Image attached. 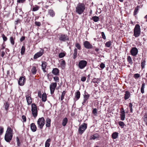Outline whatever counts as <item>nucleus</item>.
Wrapping results in <instances>:
<instances>
[{
	"instance_id": "nucleus-1",
	"label": "nucleus",
	"mask_w": 147,
	"mask_h": 147,
	"mask_svg": "<svg viewBox=\"0 0 147 147\" xmlns=\"http://www.w3.org/2000/svg\"><path fill=\"white\" fill-rule=\"evenodd\" d=\"M85 9V6L84 3H79L76 7V12L81 15L84 11Z\"/></svg>"
},
{
	"instance_id": "nucleus-2",
	"label": "nucleus",
	"mask_w": 147,
	"mask_h": 147,
	"mask_svg": "<svg viewBox=\"0 0 147 147\" xmlns=\"http://www.w3.org/2000/svg\"><path fill=\"white\" fill-rule=\"evenodd\" d=\"M13 137L12 130L8 127L6 131L5 136V139L6 141L9 142L11 140Z\"/></svg>"
},
{
	"instance_id": "nucleus-3",
	"label": "nucleus",
	"mask_w": 147,
	"mask_h": 147,
	"mask_svg": "<svg viewBox=\"0 0 147 147\" xmlns=\"http://www.w3.org/2000/svg\"><path fill=\"white\" fill-rule=\"evenodd\" d=\"M140 26L139 24H136L134 30V36L136 37H138L140 36Z\"/></svg>"
},
{
	"instance_id": "nucleus-4",
	"label": "nucleus",
	"mask_w": 147,
	"mask_h": 147,
	"mask_svg": "<svg viewBox=\"0 0 147 147\" xmlns=\"http://www.w3.org/2000/svg\"><path fill=\"white\" fill-rule=\"evenodd\" d=\"M31 111L32 116L35 118L37 116L38 112L37 106L34 103H32L31 105Z\"/></svg>"
},
{
	"instance_id": "nucleus-5",
	"label": "nucleus",
	"mask_w": 147,
	"mask_h": 147,
	"mask_svg": "<svg viewBox=\"0 0 147 147\" xmlns=\"http://www.w3.org/2000/svg\"><path fill=\"white\" fill-rule=\"evenodd\" d=\"M45 120L43 117L39 118L37 121L38 127L40 129H42L45 125Z\"/></svg>"
},
{
	"instance_id": "nucleus-6",
	"label": "nucleus",
	"mask_w": 147,
	"mask_h": 147,
	"mask_svg": "<svg viewBox=\"0 0 147 147\" xmlns=\"http://www.w3.org/2000/svg\"><path fill=\"white\" fill-rule=\"evenodd\" d=\"M87 128V124L84 123L80 125L78 129V132L79 134H82L84 132Z\"/></svg>"
},
{
	"instance_id": "nucleus-7",
	"label": "nucleus",
	"mask_w": 147,
	"mask_h": 147,
	"mask_svg": "<svg viewBox=\"0 0 147 147\" xmlns=\"http://www.w3.org/2000/svg\"><path fill=\"white\" fill-rule=\"evenodd\" d=\"M87 63V62L85 60H81L79 62L78 67L81 69H83L86 66Z\"/></svg>"
},
{
	"instance_id": "nucleus-8",
	"label": "nucleus",
	"mask_w": 147,
	"mask_h": 147,
	"mask_svg": "<svg viewBox=\"0 0 147 147\" xmlns=\"http://www.w3.org/2000/svg\"><path fill=\"white\" fill-rule=\"evenodd\" d=\"M69 39V37L67 35L63 34H61L59 38V39L60 41L63 42L68 40Z\"/></svg>"
},
{
	"instance_id": "nucleus-9",
	"label": "nucleus",
	"mask_w": 147,
	"mask_h": 147,
	"mask_svg": "<svg viewBox=\"0 0 147 147\" xmlns=\"http://www.w3.org/2000/svg\"><path fill=\"white\" fill-rule=\"evenodd\" d=\"M57 86V84L56 82L52 83L50 85V89L51 91V94H52L54 93Z\"/></svg>"
},
{
	"instance_id": "nucleus-10",
	"label": "nucleus",
	"mask_w": 147,
	"mask_h": 147,
	"mask_svg": "<svg viewBox=\"0 0 147 147\" xmlns=\"http://www.w3.org/2000/svg\"><path fill=\"white\" fill-rule=\"evenodd\" d=\"M120 115L121 121H124L125 118V111L123 108H121L120 109Z\"/></svg>"
},
{
	"instance_id": "nucleus-11",
	"label": "nucleus",
	"mask_w": 147,
	"mask_h": 147,
	"mask_svg": "<svg viewBox=\"0 0 147 147\" xmlns=\"http://www.w3.org/2000/svg\"><path fill=\"white\" fill-rule=\"evenodd\" d=\"M131 54L133 56H136L138 52L137 49L135 47L132 48L130 50Z\"/></svg>"
},
{
	"instance_id": "nucleus-12",
	"label": "nucleus",
	"mask_w": 147,
	"mask_h": 147,
	"mask_svg": "<svg viewBox=\"0 0 147 147\" xmlns=\"http://www.w3.org/2000/svg\"><path fill=\"white\" fill-rule=\"evenodd\" d=\"M26 79L24 77H21L20 78L18 83L21 86H23L25 82Z\"/></svg>"
},
{
	"instance_id": "nucleus-13",
	"label": "nucleus",
	"mask_w": 147,
	"mask_h": 147,
	"mask_svg": "<svg viewBox=\"0 0 147 147\" xmlns=\"http://www.w3.org/2000/svg\"><path fill=\"white\" fill-rule=\"evenodd\" d=\"M84 47L87 49H91L93 47L92 45L88 41H85L84 43Z\"/></svg>"
},
{
	"instance_id": "nucleus-14",
	"label": "nucleus",
	"mask_w": 147,
	"mask_h": 147,
	"mask_svg": "<svg viewBox=\"0 0 147 147\" xmlns=\"http://www.w3.org/2000/svg\"><path fill=\"white\" fill-rule=\"evenodd\" d=\"M44 51L43 49H41L39 52L35 54L34 56V58L36 59L41 56L43 55Z\"/></svg>"
},
{
	"instance_id": "nucleus-15",
	"label": "nucleus",
	"mask_w": 147,
	"mask_h": 147,
	"mask_svg": "<svg viewBox=\"0 0 147 147\" xmlns=\"http://www.w3.org/2000/svg\"><path fill=\"white\" fill-rule=\"evenodd\" d=\"M87 94H85L84 95L83 102L82 103V104L83 105H84L86 103H87V100L90 97V95L88 94L87 93Z\"/></svg>"
},
{
	"instance_id": "nucleus-16",
	"label": "nucleus",
	"mask_w": 147,
	"mask_h": 147,
	"mask_svg": "<svg viewBox=\"0 0 147 147\" xmlns=\"http://www.w3.org/2000/svg\"><path fill=\"white\" fill-rule=\"evenodd\" d=\"M100 138V135L96 133L91 136L90 138V140H95L98 139Z\"/></svg>"
},
{
	"instance_id": "nucleus-17",
	"label": "nucleus",
	"mask_w": 147,
	"mask_h": 147,
	"mask_svg": "<svg viewBox=\"0 0 147 147\" xmlns=\"http://www.w3.org/2000/svg\"><path fill=\"white\" fill-rule=\"evenodd\" d=\"M26 97L28 105H30L32 102V100L31 97L28 94L26 95Z\"/></svg>"
},
{
	"instance_id": "nucleus-18",
	"label": "nucleus",
	"mask_w": 147,
	"mask_h": 147,
	"mask_svg": "<svg viewBox=\"0 0 147 147\" xmlns=\"http://www.w3.org/2000/svg\"><path fill=\"white\" fill-rule=\"evenodd\" d=\"M47 65V63L45 61H42L41 65L42 68L44 72H46V68Z\"/></svg>"
},
{
	"instance_id": "nucleus-19",
	"label": "nucleus",
	"mask_w": 147,
	"mask_h": 147,
	"mask_svg": "<svg viewBox=\"0 0 147 147\" xmlns=\"http://www.w3.org/2000/svg\"><path fill=\"white\" fill-rule=\"evenodd\" d=\"M30 128L32 131L33 132L36 131L37 129V127L34 123H32L30 124Z\"/></svg>"
},
{
	"instance_id": "nucleus-20",
	"label": "nucleus",
	"mask_w": 147,
	"mask_h": 147,
	"mask_svg": "<svg viewBox=\"0 0 147 147\" xmlns=\"http://www.w3.org/2000/svg\"><path fill=\"white\" fill-rule=\"evenodd\" d=\"M9 104L7 102L5 103L3 106V107L5 108V110L7 111H7L9 110Z\"/></svg>"
},
{
	"instance_id": "nucleus-21",
	"label": "nucleus",
	"mask_w": 147,
	"mask_h": 147,
	"mask_svg": "<svg viewBox=\"0 0 147 147\" xmlns=\"http://www.w3.org/2000/svg\"><path fill=\"white\" fill-rule=\"evenodd\" d=\"M130 96V94L129 92L128 91H126L125 92V94L124 95V99L125 100L129 98Z\"/></svg>"
},
{
	"instance_id": "nucleus-22",
	"label": "nucleus",
	"mask_w": 147,
	"mask_h": 147,
	"mask_svg": "<svg viewBox=\"0 0 147 147\" xmlns=\"http://www.w3.org/2000/svg\"><path fill=\"white\" fill-rule=\"evenodd\" d=\"M59 71L57 68H55L52 71V73L55 75H58L59 74Z\"/></svg>"
},
{
	"instance_id": "nucleus-23",
	"label": "nucleus",
	"mask_w": 147,
	"mask_h": 147,
	"mask_svg": "<svg viewBox=\"0 0 147 147\" xmlns=\"http://www.w3.org/2000/svg\"><path fill=\"white\" fill-rule=\"evenodd\" d=\"M119 133L117 132H114L112 134V137L113 139H116L117 138L118 136Z\"/></svg>"
},
{
	"instance_id": "nucleus-24",
	"label": "nucleus",
	"mask_w": 147,
	"mask_h": 147,
	"mask_svg": "<svg viewBox=\"0 0 147 147\" xmlns=\"http://www.w3.org/2000/svg\"><path fill=\"white\" fill-rule=\"evenodd\" d=\"M51 120L49 118H47L46 120V125L47 127H50L51 125Z\"/></svg>"
},
{
	"instance_id": "nucleus-25",
	"label": "nucleus",
	"mask_w": 147,
	"mask_h": 147,
	"mask_svg": "<svg viewBox=\"0 0 147 147\" xmlns=\"http://www.w3.org/2000/svg\"><path fill=\"white\" fill-rule=\"evenodd\" d=\"M78 53L77 49L76 48H75L74 50V53L73 54V59H75L77 56Z\"/></svg>"
},
{
	"instance_id": "nucleus-26",
	"label": "nucleus",
	"mask_w": 147,
	"mask_h": 147,
	"mask_svg": "<svg viewBox=\"0 0 147 147\" xmlns=\"http://www.w3.org/2000/svg\"><path fill=\"white\" fill-rule=\"evenodd\" d=\"M80 94L79 91H77L75 93V98H76V100H77L79 99L80 97Z\"/></svg>"
},
{
	"instance_id": "nucleus-27",
	"label": "nucleus",
	"mask_w": 147,
	"mask_h": 147,
	"mask_svg": "<svg viewBox=\"0 0 147 147\" xmlns=\"http://www.w3.org/2000/svg\"><path fill=\"white\" fill-rule=\"evenodd\" d=\"M146 61L145 59H142L141 61V67L142 69L144 68L146 65Z\"/></svg>"
},
{
	"instance_id": "nucleus-28",
	"label": "nucleus",
	"mask_w": 147,
	"mask_h": 147,
	"mask_svg": "<svg viewBox=\"0 0 147 147\" xmlns=\"http://www.w3.org/2000/svg\"><path fill=\"white\" fill-rule=\"evenodd\" d=\"M48 14L50 16L52 17H53L55 15L54 12L53 10L51 9L49 10L48 11Z\"/></svg>"
},
{
	"instance_id": "nucleus-29",
	"label": "nucleus",
	"mask_w": 147,
	"mask_h": 147,
	"mask_svg": "<svg viewBox=\"0 0 147 147\" xmlns=\"http://www.w3.org/2000/svg\"><path fill=\"white\" fill-rule=\"evenodd\" d=\"M67 119L66 117H65L64 118L62 121V125L64 126H65L67 123Z\"/></svg>"
},
{
	"instance_id": "nucleus-30",
	"label": "nucleus",
	"mask_w": 147,
	"mask_h": 147,
	"mask_svg": "<svg viewBox=\"0 0 147 147\" xmlns=\"http://www.w3.org/2000/svg\"><path fill=\"white\" fill-rule=\"evenodd\" d=\"M31 71L33 74H35L37 71L36 67L35 66H33Z\"/></svg>"
},
{
	"instance_id": "nucleus-31",
	"label": "nucleus",
	"mask_w": 147,
	"mask_h": 147,
	"mask_svg": "<svg viewBox=\"0 0 147 147\" xmlns=\"http://www.w3.org/2000/svg\"><path fill=\"white\" fill-rule=\"evenodd\" d=\"M145 84L144 83H142L141 88V92L142 94L144 93V88H145Z\"/></svg>"
},
{
	"instance_id": "nucleus-32",
	"label": "nucleus",
	"mask_w": 147,
	"mask_h": 147,
	"mask_svg": "<svg viewBox=\"0 0 147 147\" xmlns=\"http://www.w3.org/2000/svg\"><path fill=\"white\" fill-rule=\"evenodd\" d=\"M92 20L94 22H97L99 20V18L98 16H94L92 17Z\"/></svg>"
},
{
	"instance_id": "nucleus-33",
	"label": "nucleus",
	"mask_w": 147,
	"mask_h": 147,
	"mask_svg": "<svg viewBox=\"0 0 147 147\" xmlns=\"http://www.w3.org/2000/svg\"><path fill=\"white\" fill-rule=\"evenodd\" d=\"M42 100L44 102H45L46 100L47 95L46 93H43L42 95Z\"/></svg>"
},
{
	"instance_id": "nucleus-34",
	"label": "nucleus",
	"mask_w": 147,
	"mask_h": 147,
	"mask_svg": "<svg viewBox=\"0 0 147 147\" xmlns=\"http://www.w3.org/2000/svg\"><path fill=\"white\" fill-rule=\"evenodd\" d=\"M118 124L121 127V128H123L124 127L125 125L124 123L122 121H119L118 122Z\"/></svg>"
},
{
	"instance_id": "nucleus-35",
	"label": "nucleus",
	"mask_w": 147,
	"mask_h": 147,
	"mask_svg": "<svg viewBox=\"0 0 147 147\" xmlns=\"http://www.w3.org/2000/svg\"><path fill=\"white\" fill-rule=\"evenodd\" d=\"M127 60L129 63L132 65L133 63L131 57L129 56H128L127 57Z\"/></svg>"
},
{
	"instance_id": "nucleus-36",
	"label": "nucleus",
	"mask_w": 147,
	"mask_h": 147,
	"mask_svg": "<svg viewBox=\"0 0 147 147\" xmlns=\"http://www.w3.org/2000/svg\"><path fill=\"white\" fill-rule=\"evenodd\" d=\"M75 47H76V48L79 50H80L81 49V46L80 45L78 42H76L75 44Z\"/></svg>"
},
{
	"instance_id": "nucleus-37",
	"label": "nucleus",
	"mask_w": 147,
	"mask_h": 147,
	"mask_svg": "<svg viewBox=\"0 0 147 147\" xmlns=\"http://www.w3.org/2000/svg\"><path fill=\"white\" fill-rule=\"evenodd\" d=\"M25 47L24 46H22L21 48V53L22 55H23L25 52Z\"/></svg>"
},
{
	"instance_id": "nucleus-38",
	"label": "nucleus",
	"mask_w": 147,
	"mask_h": 147,
	"mask_svg": "<svg viewBox=\"0 0 147 147\" xmlns=\"http://www.w3.org/2000/svg\"><path fill=\"white\" fill-rule=\"evenodd\" d=\"M65 91H63L61 94V101L64 98V96H65Z\"/></svg>"
},
{
	"instance_id": "nucleus-39",
	"label": "nucleus",
	"mask_w": 147,
	"mask_h": 147,
	"mask_svg": "<svg viewBox=\"0 0 147 147\" xmlns=\"http://www.w3.org/2000/svg\"><path fill=\"white\" fill-rule=\"evenodd\" d=\"M100 82V80L98 79L97 78H94L93 80V82L94 83H99Z\"/></svg>"
},
{
	"instance_id": "nucleus-40",
	"label": "nucleus",
	"mask_w": 147,
	"mask_h": 147,
	"mask_svg": "<svg viewBox=\"0 0 147 147\" xmlns=\"http://www.w3.org/2000/svg\"><path fill=\"white\" fill-rule=\"evenodd\" d=\"M39 7L37 5H35V7H33L32 11H36L39 9Z\"/></svg>"
},
{
	"instance_id": "nucleus-41",
	"label": "nucleus",
	"mask_w": 147,
	"mask_h": 147,
	"mask_svg": "<svg viewBox=\"0 0 147 147\" xmlns=\"http://www.w3.org/2000/svg\"><path fill=\"white\" fill-rule=\"evenodd\" d=\"M144 121L147 126V115L146 114L144 116Z\"/></svg>"
},
{
	"instance_id": "nucleus-42",
	"label": "nucleus",
	"mask_w": 147,
	"mask_h": 147,
	"mask_svg": "<svg viewBox=\"0 0 147 147\" xmlns=\"http://www.w3.org/2000/svg\"><path fill=\"white\" fill-rule=\"evenodd\" d=\"M111 44V42L110 41L107 42L105 43V46L108 47H110Z\"/></svg>"
},
{
	"instance_id": "nucleus-43",
	"label": "nucleus",
	"mask_w": 147,
	"mask_h": 147,
	"mask_svg": "<svg viewBox=\"0 0 147 147\" xmlns=\"http://www.w3.org/2000/svg\"><path fill=\"white\" fill-rule=\"evenodd\" d=\"M10 41L11 44L13 45L14 44V40L13 37H11L10 39Z\"/></svg>"
},
{
	"instance_id": "nucleus-44",
	"label": "nucleus",
	"mask_w": 147,
	"mask_h": 147,
	"mask_svg": "<svg viewBox=\"0 0 147 147\" xmlns=\"http://www.w3.org/2000/svg\"><path fill=\"white\" fill-rule=\"evenodd\" d=\"M132 106L133 105L132 103H129V107L130 109V112L131 113L133 112Z\"/></svg>"
},
{
	"instance_id": "nucleus-45",
	"label": "nucleus",
	"mask_w": 147,
	"mask_h": 147,
	"mask_svg": "<svg viewBox=\"0 0 147 147\" xmlns=\"http://www.w3.org/2000/svg\"><path fill=\"white\" fill-rule=\"evenodd\" d=\"M140 75L139 74H136L134 75V77L136 79H137L140 77Z\"/></svg>"
},
{
	"instance_id": "nucleus-46",
	"label": "nucleus",
	"mask_w": 147,
	"mask_h": 147,
	"mask_svg": "<svg viewBox=\"0 0 147 147\" xmlns=\"http://www.w3.org/2000/svg\"><path fill=\"white\" fill-rule=\"evenodd\" d=\"M54 80L56 82H59V78L57 76H55L53 77Z\"/></svg>"
},
{
	"instance_id": "nucleus-47",
	"label": "nucleus",
	"mask_w": 147,
	"mask_h": 147,
	"mask_svg": "<svg viewBox=\"0 0 147 147\" xmlns=\"http://www.w3.org/2000/svg\"><path fill=\"white\" fill-rule=\"evenodd\" d=\"M92 113L95 115H96L97 114V109L96 108L94 109L92 111Z\"/></svg>"
},
{
	"instance_id": "nucleus-48",
	"label": "nucleus",
	"mask_w": 147,
	"mask_h": 147,
	"mask_svg": "<svg viewBox=\"0 0 147 147\" xmlns=\"http://www.w3.org/2000/svg\"><path fill=\"white\" fill-rule=\"evenodd\" d=\"M2 37L4 41H6L7 40V38L4 34H2Z\"/></svg>"
},
{
	"instance_id": "nucleus-49",
	"label": "nucleus",
	"mask_w": 147,
	"mask_h": 147,
	"mask_svg": "<svg viewBox=\"0 0 147 147\" xmlns=\"http://www.w3.org/2000/svg\"><path fill=\"white\" fill-rule=\"evenodd\" d=\"M65 56V54L64 53H60L59 55V57L60 58H61Z\"/></svg>"
},
{
	"instance_id": "nucleus-50",
	"label": "nucleus",
	"mask_w": 147,
	"mask_h": 147,
	"mask_svg": "<svg viewBox=\"0 0 147 147\" xmlns=\"http://www.w3.org/2000/svg\"><path fill=\"white\" fill-rule=\"evenodd\" d=\"M16 141L18 146H20L21 145V143L19 141V138L18 137H17L16 138Z\"/></svg>"
},
{
	"instance_id": "nucleus-51",
	"label": "nucleus",
	"mask_w": 147,
	"mask_h": 147,
	"mask_svg": "<svg viewBox=\"0 0 147 147\" xmlns=\"http://www.w3.org/2000/svg\"><path fill=\"white\" fill-rule=\"evenodd\" d=\"M105 64L103 63H101L100 65V67L102 69H103L105 67Z\"/></svg>"
},
{
	"instance_id": "nucleus-52",
	"label": "nucleus",
	"mask_w": 147,
	"mask_h": 147,
	"mask_svg": "<svg viewBox=\"0 0 147 147\" xmlns=\"http://www.w3.org/2000/svg\"><path fill=\"white\" fill-rule=\"evenodd\" d=\"M101 35L102 37V38L104 39H106V37L105 36V34L103 32H101Z\"/></svg>"
},
{
	"instance_id": "nucleus-53",
	"label": "nucleus",
	"mask_w": 147,
	"mask_h": 147,
	"mask_svg": "<svg viewBox=\"0 0 147 147\" xmlns=\"http://www.w3.org/2000/svg\"><path fill=\"white\" fill-rule=\"evenodd\" d=\"M3 132V128L2 127H0V135H2Z\"/></svg>"
},
{
	"instance_id": "nucleus-54",
	"label": "nucleus",
	"mask_w": 147,
	"mask_h": 147,
	"mask_svg": "<svg viewBox=\"0 0 147 147\" xmlns=\"http://www.w3.org/2000/svg\"><path fill=\"white\" fill-rule=\"evenodd\" d=\"M22 119L23 120L24 122H26V117L24 115H23L22 116Z\"/></svg>"
},
{
	"instance_id": "nucleus-55",
	"label": "nucleus",
	"mask_w": 147,
	"mask_h": 147,
	"mask_svg": "<svg viewBox=\"0 0 147 147\" xmlns=\"http://www.w3.org/2000/svg\"><path fill=\"white\" fill-rule=\"evenodd\" d=\"M35 24L37 26H40L41 25V23L40 22H35Z\"/></svg>"
},
{
	"instance_id": "nucleus-56",
	"label": "nucleus",
	"mask_w": 147,
	"mask_h": 147,
	"mask_svg": "<svg viewBox=\"0 0 147 147\" xmlns=\"http://www.w3.org/2000/svg\"><path fill=\"white\" fill-rule=\"evenodd\" d=\"M86 79V77H82L81 80L82 81L84 82L85 81Z\"/></svg>"
},
{
	"instance_id": "nucleus-57",
	"label": "nucleus",
	"mask_w": 147,
	"mask_h": 147,
	"mask_svg": "<svg viewBox=\"0 0 147 147\" xmlns=\"http://www.w3.org/2000/svg\"><path fill=\"white\" fill-rule=\"evenodd\" d=\"M138 11V8L136 7L134 10V15H135L136 14L137 12Z\"/></svg>"
},
{
	"instance_id": "nucleus-58",
	"label": "nucleus",
	"mask_w": 147,
	"mask_h": 147,
	"mask_svg": "<svg viewBox=\"0 0 147 147\" xmlns=\"http://www.w3.org/2000/svg\"><path fill=\"white\" fill-rule=\"evenodd\" d=\"M38 96L40 98H41V93L40 91H38Z\"/></svg>"
},
{
	"instance_id": "nucleus-59",
	"label": "nucleus",
	"mask_w": 147,
	"mask_h": 147,
	"mask_svg": "<svg viewBox=\"0 0 147 147\" xmlns=\"http://www.w3.org/2000/svg\"><path fill=\"white\" fill-rule=\"evenodd\" d=\"M61 65L62 66H64L65 65V61L63 60L61 61Z\"/></svg>"
},
{
	"instance_id": "nucleus-60",
	"label": "nucleus",
	"mask_w": 147,
	"mask_h": 147,
	"mask_svg": "<svg viewBox=\"0 0 147 147\" xmlns=\"http://www.w3.org/2000/svg\"><path fill=\"white\" fill-rule=\"evenodd\" d=\"M25 0H18L17 1V3H24Z\"/></svg>"
},
{
	"instance_id": "nucleus-61",
	"label": "nucleus",
	"mask_w": 147,
	"mask_h": 147,
	"mask_svg": "<svg viewBox=\"0 0 147 147\" xmlns=\"http://www.w3.org/2000/svg\"><path fill=\"white\" fill-rule=\"evenodd\" d=\"M50 144L49 143H45V147H49Z\"/></svg>"
},
{
	"instance_id": "nucleus-62",
	"label": "nucleus",
	"mask_w": 147,
	"mask_h": 147,
	"mask_svg": "<svg viewBox=\"0 0 147 147\" xmlns=\"http://www.w3.org/2000/svg\"><path fill=\"white\" fill-rule=\"evenodd\" d=\"M25 38V37L22 36L20 38V41L21 42L22 41L24 40Z\"/></svg>"
},
{
	"instance_id": "nucleus-63",
	"label": "nucleus",
	"mask_w": 147,
	"mask_h": 147,
	"mask_svg": "<svg viewBox=\"0 0 147 147\" xmlns=\"http://www.w3.org/2000/svg\"><path fill=\"white\" fill-rule=\"evenodd\" d=\"M5 54V53L4 51H3L2 52L1 54V56L3 57Z\"/></svg>"
},
{
	"instance_id": "nucleus-64",
	"label": "nucleus",
	"mask_w": 147,
	"mask_h": 147,
	"mask_svg": "<svg viewBox=\"0 0 147 147\" xmlns=\"http://www.w3.org/2000/svg\"><path fill=\"white\" fill-rule=\"evenodd\" d=\"M51 141V139L50 138H49L45 142H47V143H49V142H50Z\"/></svg>"
}]
</instances>
